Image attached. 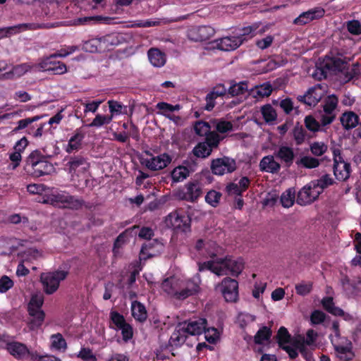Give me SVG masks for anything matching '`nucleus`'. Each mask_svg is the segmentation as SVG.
<instances>
[{
  "mask_svg": "<svg viewBox=\"0 0 361 361\" xmlns=\"http://www.w3.org/2000/svg\"><path fill=\"white\" fill-rule=\"evenodd\" d=\"M200 282L201 280L198 274L193 279L188 280L169 278L162 282L161 288L171 297L183 300L200 291Z\"/></svg>",
  "mask_w": 361,
  "mask_h": 361,
  "instance_id": "obj_1",
  "label": "nucleus"
},
{
  "mask_svg": "<svg viewBox=\"0 0 361 361\" xmlns=\"http://www.w3.org/2000/svg\"><path fill=\"white\" fill-rule=\"evenodd\" d=\"M244 269L242 259L232 257L216 258L203 263H198L200 271L209 270L216 275L221 276L228 274L238 276Z\"/></svg>",
  "mask_w": 361,
  "mask_h": 361,
  "instance_id": "obj_2",
  "label": "nucleus"
},
{
  "mask_svg": "<svg viewBox=\"0 0 361 361\" xmlns=\"http://www.w3.org/2000/svg\"><path fill=\"white\" fill-rule=\"evenodd\" d=\"M25 170L29 175L38 178L51 173L54 168L39 150H34L25 159Z\"/></svg>",
  "mask_w": 361,
  "mask_h": 361,
  "instance_id": "obj_3",
  "label": "nucleus"
},
{
  "mask_svg": "<svg viewBox=\"0 0 361 361\" xmlns=\"http://www.w3.org/2000/svg\"><path fill=\"white\" fill-rule=\"evenodd\" d=\"M44 302V295L41 293L32 295L28 304L30 314L29 324L31 329L39 327L44 319V312L41 310Z\"/></svg>",
  "mask_w": 361,
  "mask_h": 361,
  "instance_id": "obj_4",
  "label": "nucleus"
},
{
  "mask_svg": "<svg viewBox=\"0 0 361 361\" xmlns=\"http://www.w3.org/2000/svg\"><path fill=\"white\" fill-rule=\"evenodd\" d=\"M68 274V272L63 270L41 274L40 281L44 291L48 295L54 293L58 290L60 283L66 279Z\"/></svg>",
  "mask_w": 361,
  "mask_h": 361,
  "instance_id": "obj_5",
  "label": "nucleus"
},
{
  "mask_svg": "<svg viewBox=\"0 0 361 361\" xmlns=\"http://www.w3.org/2000/svg\"><path fill=\"white\" fill-rule=\"evenodd\" d=\"M66 168L72 178L79 177L87 173L90 169V163L87 159L81 156H72L68 159Z\"/></svg>",
  "mask_w": 361,
  "mask_h": 361,
  "instance_id": "obj_6",
  "label": "nucleus"
},
{
  "mask_svg": "<svg viewBox=\"0 0 361 361\" xmlns=\"http://www.w3.org/2000/svg\"><path fill=\"white\" fill-rule=\"evenodd\" d=\"M277 343L281 348L284 350L290 359H295L298 357L296 349L293 348V342L298 338H291L290 334L286 328L281 326L279 328L276 335Z\"/></svg>",
  "mask_w": 361,
  "mask_h": 361,
  "instance_id": "obj_7",
  "label": "nucleus"
},
{
  "mask_svg": "<svg viewBox=\"0 0 361 361\" xmlns=\"http://www.w3.org/2000/svg\"><path fill=\"white\" fill-rule=\"evenodd\" d=\"M235 169V161L228 157L218 158L212 161L211 170L215 175L222 176L225 173H230L233 172Z\"/></svg>",
  "mask_w": 361,
  "mask_h": 361,
  "instance_id": "obj_8",
  "label": "nucleus"
},
{
  "mask_svg": "<svg viewBox=\"0 0 361 361\" xmlns=\"http://www.w3.org/2000/svg\"><path fill=\"white\" fill-rule=\"evenodd\" d=\"M217 288H220L226 302H236L238 297V283L237 281L231 278H225Z\"/></svg>",
  "mask_w": 361,
  "mask_h": 361,
  "instance_id": "obj_9",
  "label": "nucleus"
},
{
  "mask_svg": "<svg viewBox=\"0 0 361 361\" xmlns=\"http://www.w3.org/2000/svg\"><path fill=\"white\" fill-rule=\"evenodd\" d=\"M172 161V158L166 153L150 158L142 159L141 164L151 171H158L166 168Z\"/></svg>",
  "mask_w": 361,
  "mask_h": 361,
  "instance_id": "obj_10",
  "label": "nucleus"
},
{
  "mask_svg": "<svg viewBox=\"0 0 361 361\" xmlns=\"http://www.w3.org/2000/svg\"><path fill=\"white\" fill-rule=\"evenodd\" d=\"M319 195V191L310 182L298 192L296 202L302 206L307 205L317 200Z\"/></svg>",
  "mask_w": 361,
  "mask_h": 361,
  "instance_id": "obj_11",
  "label": "nucleus"
},
{
  "mask_svg": "<svg viewBox=\"0 0 361 361\" xmlns=\"http://www.w3.org/2000/svg\"><path fill=\"white\" fill-rule=\"evenodd\" d=\"M51 55L48 57L43 58L38 63L40 70L43 71H51L56 75L63 74L67 71L66 66L61 61H54Z\"/></svg>",
  "mask_w": 361,
  "mask_h": 361,
  "instance_id": "obj_12",
  "label": "nucleus"
},
{
  "mask_svg": "<svg viewBox=\"0 0 361 361\" xmlns=\"http://www.w3.org/2000/svg\"><path fill=\"white\" fill-rule=\"evenodd\" d=\"M214 32V30L210 26H199L190 29L188 37L192 41L202 42L209 39Z\"/></svg>",
  "mask_w": 361,
  "mask_h": 361,
  "instance_id": "obj_13",
  "label": "nucleus"
},
{
  "mask_svg": "<svg viewBox=\"0 0 361 361\" xmlns=\"http://www.w3.org/2000/svg\"><path fill=\"white\" fill-rule=\"evenodd\" d=\"M242 44V39H239L236 35L224 37L213 42V47L219 50L230 51L236 49Z\"/></svg>",
  "mask_w": 361,
  "mask_h": 361,
  "instance_id": "obj_14",
  "label": "nucleus"
},
{
  "mask_svg": "<svg viewBox=\"0 0 361 361\" xmlns=\"http://www.w3.org/2000/svg\"><path fill=\"white\" fill-rule=\"evenodd\" d=\"M324 15V10L322 8H314L302 13L293 20L295 25H303L309 23L313 20L320 18Z\"/></svg>",
  "mask_w": 361,
  "mask_h": 361,
  "instance_id": "obj_15",
  "label": "nucleus"
},
{
  "mask_svg": "<svg viewBox=\"0 0 361 361\" xmlns=\"http://www.w3.org/2000/svg\"><path fill=\"white\" fill-rule=\"evenodd\" d=\"M274 156L286 167H290L294 161L295 153L292 147L282 145L274 151Z\"/></svg>",
  "mask_w": 361,
  "mask_h": 361,
  "instance_id": "obj_16",
  "label": "nucleus"
},
{
  "mask_svg": "<svg viewBox=\"0 0 361 361\" xmlns=\"http://www.w3.org/2000/svg\"><path fill=\"white\" fill-rule=\"evenodd\" d=\"M274 154L264 157L259 161V169L270 173H278L281 170V164L275 159Z\"/></svg>",
  "mask_w": 361,
  "mask_h": 361,
  "instance_id": "obj_17",
  "label": "nucleus"
},
{
  "mask_svg": "<svg viewBox=\"0 0 361 361\" xmlns=\"http://www.w3.org/2000/svg\"><path fill=\"white\" fill-rule=\"evenodd\" d=\"M227 92V89L223 84H218L214 87L212 91L206 96V105L204 109L212 111L215 106V99L219 97H222Z\"/></svg>",
  "mask_w": 361,
  "mask_h": 361,
  "instance_id": "obj_18",
  "label": "nucleus"
},
{
  "mask_svg": "<svg viewBox=\"0 0 361 361\" xmlns=\"http://www.w3.org/2000/svg\"><path fill=\"white\" fill-rule=\"evenodd\" d=\"M207 320L200 318L195 320H190L182 324L188 334L191 336L200 335L205 331Z\"/></svg>",
  "mask_w": 361,
  "mask_h": 361,
  "instance_id": "obj_19",
  "label": "nucleus"
},
{
  "mask_svg": "<svg viewBox=\"0 0 361 361\" xmlns=\"http://www.w3.org/2000/svg\"><path fill=\"white\" fill-rule=\"evenodd\" d=\"M334 175L339 181H345L350 177L351 173L350 164L345 161L334 163Z\"/></svg>",
  "mask_w": 361,
  "mask_h": 361,
  "instance_id": "obj_20",
  "label": "nucleus"
},
{
  "mask_svg": "<svg viewBox=\"0 0 361 361\" xmlns=\"http://www.w3.org/2000/svg\"><path fill=\"white\" fill-rule=\"evenodd\" d=\"M321 88L319 87H313L307 92L304 95L298 96V99L300 102L312 106H315L322 99V94L320 92Z\"/></svg>",
  "mask_w": 361,
  "mask_h": 361,
  "instance_id": "obj_21",
  "label": "nucleus"
},
{
  "mask_svg": "<svg viewBox=\"0 0 361 361\" xmlns=\"http://www.w3.org/2000/svg\"><path fill=\"white\" fill-rule=\"evenodd\" d=\"M334 350L336 356L343 361H350L353 360L355 356L352 350V343L349 341H346L345 345H334Z\"/></svg>",
  "mask_w": 361,
  "mask_h": 361,
  "instance_id": "obj_22",
  "label": "nucleus"
},
{
  "mask_svg": "<svg viewBox=\"0 0 361 361\" xmlns=\"http://www.w3.org/2000/svg\"><path fill=\"white\" fill-rule=\"evenodd\" d=\"M347 62L338 57L328 58L324 62V68L341 74L345 70Z\"/></svg>",
  "mask_w": 361,
  "mask_h": 361,
  "instance_id": "obj_23",
  "label": "nucleus"
},
{
  "mask_svg": "<svg viewBox=\"0 0 361 361\" xmlns=\"http://www.w3.org/2000/svg\"><path fill=\"white\" fill-rule=\"evenodd\" d=\"M188 333L185 328L180 324L171 334L169 343L172 347H179L183 345L187 338Z\"/></svg>",
  "mask_w": 361,
  "mask_h": 361,
  "instance_id": "obj_24",
  "label": "nucleus"
},
{
  "mask_svg": "<svg viewBox=\"0 0 361 361\" xmlns=\"http://www.w3.org/2000/svg\"><path fill=\"white\" fill-rule=\"evenodd\" d=\"M32 68V66L27 63L14 66L11 71L4 73L3 78L8 80L20 78L30 71Z\"/></svg>",
  "mask_w": 361,
  "mask_h": 361,
  "instance_id": "obj_25",
  "label": "nucleus"
},
{
  "mask_svg": "<svg viewBox=\"0 0 361 361\" xmlns=\"http://www.w3.org/2000/svg\"><path fill=\"white\" fill-rule=\"evenodd\" d=\"M341 123L345 130L355 128L359 123V117L353 111L343 113L340 118Z\"/></svg>",
  "mask_w": 361,
  "mask_h": 361,
  "instance_id": "obj_26",
  "label": "nucleus"
},
{
  "mask_svg": "<svg viewBox=\"0 0 361 361\" xmlns=\"http://www.w3.org/2000/svg\"><path fill=\"white\" fill-rule=\"evenodd\" d=\"M168 221L174 229H180L185 231L188 228V219L185 216L179 215L178 213H171L168 216Z\"/></svg>",
  "mask_w": 361,
  "mask_h": 361,
  "instance_id": "obj_27",
  "label": "nucleus"
},
{
  "mask_svg": "<svg viewBox=\"0 0 361 361\" xmlns=\"http://www.w3.org/2000/svg\"><path fill=\"white\" fill-rule=\"evenodd\" d=\"M148 58L152 66L161 67L166 63V55L159 49L152 48L148 51Z\"/></svg>",
  "mask_w": 361,
  "mask_h": 361,
  "instance_id": "obj_28",
  "label": "nucleus"
},
{
  "mask_svg": "<svg viewBox=\"0 0 361 361\" xmlns=\"http://www.w3.org/2000/svg\"><path fill=\"white\" fill-rule=\"evenodd\" d=\"M272 90V85L269 82H265L252 88L250 94L255 98H263L269 97L271 94Z\"/></svg>",
  "mask_w": 361,
  "mask_h": 361,
  "instance_id": "obj_29",
  "label": "nucleus"
},
{
  "mask_svg": "<svg viewBox=\"0 0 361 361\" xmlns=\"http://www.w3.org/2000/svg\"><path fill=\"white\" fill-rule=\"evenodd\" d=\"M133 317L138 322H143L147 319V312L145 307L138 301H133L131 304Z\"/></svg>",
  "mask_w": 361,
  "mask_h": 361,
  "instance_id": "obj_30",
  "label": "nucleus"
},
{
  "mask_svg": "<svg viewBox=\"0 0 361 361\" xmlns=\"http://www.w3.org/2000/svg\"><path fill=\"white\" fill-rule=\"evenodd\" d=\"M7 349L12 355L18 358H23L29 353L27 347L24 344L18 342L8 343Z\"/></svg>",
  "mask_w": 361,
  "mask_h": 361,
  "instance_id": "obj_31",
  "label": "nucleus"
},
{
  "mask_svg": "<svg viewBox=\"0 0 361 361\" xmlns=\"http://www.w3.org/2000/svg\"><path fill=\"white\" fill-rule=\"evenodd\" d=\"M258 27L256 25L244 27L236 34L239 39H242V44L248 39L252 38L257 34H262V30L257 31Z\"/></svg>",
  "mask_w": 361,
  "mask_h": 361,
  "instance_id": "obj_32",
  "label": "nucleus"
},
{
  "mask_svg": "<svg viewBox=\"0 0 361 361\" xmlns=\"http://www.w3.org/2000/svg\"><path fill=\"white\" fill-rule=\"evenodd\" d=\"M292 345L293 348L296 349V352L298 353L299 351L307 361H314L312 354L305 345V338L303 336H300L298 340L293 341Z\"/></svg>",
  "mask_w": 361,
  "mask_h": 361,
  "instance_id": "obj_33",
  "label": "nucleus"
},
{
  "mask_svg": "<svg viewBox=\"0 0 361 361\" xmlns=\"http://www.w3.org/2000/svg\"><path fill=\"white\" fill-rule=\"evenodd\" d=\"M334 179L329 174H325L319 179L312 181V185H314L317 190L319 191V194H321L325 188L334 185Z\"/></svg>",
  "mask_w": 361,
  "mask_h": 361,
  "instance_id": "obj_34",
  "label": "nucleus"
},
{
  "mask_svg": "<svg viewBox=\"0 0 361 361\" xmlns=\"http://www.w3.org/2000/svg\"><path fill=\"white\" fill-rule=\"evenodd\" d=\"M190 174L188 169L185 166H178L173 169L171 173L173 182H182L186 179Z\"/></svg>",
  "mask_w": 361,
  "mask_h": 361,
  "instance_id": "obj_35",
  "label": "nucleus"
},
{
  "mask_svg": "<svg viewBox=\"0 0 361 361\" xmlns=\"http://www.w3.org/2000/svg\"><path fill=\"white\" fill-rule=\"evenodd\" d=\"M322 304L324 308L329 313L336 315L341 316L343 314V311L341 308L334 305L333 298L326 297L322 299Z\"/></svg>",
  "mask_w": 361,
  "mask_h": 361,
  "instance_id": "obj_36",
  "label": "nucleus"
},
{
  "mask_svg": "<svg viewBox=\"0 0 361 361\" xmlns=\"http://www.w3.org/2000/svg\"><path fill=\"white\" fill-rule=\"evenodd\" d=\"M272 334V331L270 328L267 326H263L259 329L254 336V341L256 344H263L264 341H269Z\"/></svg>",
  "mask_w": 361,
  "mask_h": 361,
  "instance_id": "obj_37",
  "label": "nucleus"
},
{
  "mask_svg": "<svg viewBox=\"0 0 361 361\" xmlns=\"http://www.w3.org/2000/svg\"><path fill=\"white\" fill-rule=\"evenodd\" d=\"M212 128H214L220 133H225L233 130V124L230 121L220 119L211 120Z\"/></svg>",
  "mask_w": 361,
  "mask_h": 361,
  "instance_id": "obj_38",
  "label": "nucleus"
},
{
  "mask_svg": "<svg viewBox=\"0 0 361 361\" xmlns=\"http://www.w3.org/2000/svg\"><path fill=\"white\" fill-rule=\"evenodd\" d=\"M361 73L359 63H356L353 65L352 67H348L346 66L345 70L343 73L341 78L342 80L345 82L350 81L355 77H357Z\"/></svg>",
  "mask_w": 361,
  "mask_h": 361,
  "instance_id": "obj_39",
  "label": "nucleus"
},
{
  "mask_svg": "<svg viewBox=\"0 0 361 361\" xmlns=\"http://www.w3.org/2000/svg\"><path fill=\"white\" fill-rule=\"evenodd\" d=\"M185 187L190 202H195L202 195V188L198 183H189Z\"/></svg>",
  "mask_w": 361,
  "mask_h": 361,
  "instance_id": "obj_40",
  "label": "nucleus"
},
{
  "mask_svg": "<svg viewBox=\"0 0 361 361\" xmlns=\"http://www.w3.org/2000/svg\"><path fill=\"white\" fill-rule=\"evenodd\" d=\"M212 152V149L204 142H199L192 149V153L195 157L202 159L209 157Z\"/></svg>",
  "mask_w": 361,
  "mask_h": 361,
  "instance_id": "obj_41",
  "label": "nucleus"
},
{
  "mask_svg": "<svg viewBox=\"0 0 361 361\" xmlns=\"http://www.w3.org/2000/svg\"><path fill=\"white\" fill-rule=\"evenodd\" d=\"M248 90L247 84L246 82H240L234 83L230 86L228 90V93L232 97L240 96L245 94Z\"/></svg>",
  "mask_w": 361,
  "mask_h": 361,
  "instance_id": "obj_42",
  "label": "nucleus"
},
{
  "mask_svg": "<svg viewBox=\"0 0 361 361\" xmlns=\"http://www.w3.org/2000/svg\"><path fill=\"white\" fill-rule=\"evenodd\" d=\"M156 108L161 111V114L168 118L169 116L171 115L169 114L170 112L178 111L180 109L181 106L180 104L172 105L171 104L161 102L157 104Z\"/></svg>",
  "mask_w": 361,
  "mask_h": 361,
  "instance_id": "obj_43",
  "label": "nucleus"
},
{
  "mask_svg": "<svg viewBox=\"0 0 361 361\" xmlns=\"http://www.w3.org/2000/svg\"><path fill=\"white\" fill-rule=\"evenodd\" d=\"M212 125L211 121L208 122L204 121H197L194 125V130L195 133L200 136H206L212 131Z\"/></svg>",
  "mask_w": 361,
  "mask_h": 361,
  "instance_id": "obj_44",
  "label": "nucleus"
},
{
  "mask_svg": "<svg viewBox=\"0 0 361 361\" xmlns=\"http://www.w3.org/2000/svg\"><path fill=\"white\" fill-rule=\"evenodd\" d=\"M296 164L306 169H314L319 166V161L312 157L304 156L296 161Z\"/></svg>",
  "mask_w": 361,
  "mask_h": 361,
  "instance_id": "obj_45",
  "label": "nucleus"
},
{
  "mask_svg": "<svg viewBox=\"0 0 361 361\" xmlns=\"http://www.w3.org/2000/svg\"><path fill=\"white\" fill-rule=\"evenodd\" d=\"M261 112L266 123H271L276 119L277 114L270 104L262 106Z\"/></svg>",
  "mask_w": 361,
  "mask_h": 361,
  "instance_id": "obj_46",
  "label": "nucleus"
},
{
  "mask_svg": "<svg viewBox=\"0 0 361 361\" xmlns=\"http://www.w3.org/2000/svg\"><path fill=\"white\" fill-rule=\"evenodd\" d=\"M83 138V135L80 133H75L68 141V146L66 147V152L71 153L74 150H78L80 145Z\"/></svg>",
  "mask_w": 361,
  "mask_h": 361,
  "instance_id": "obj_47",
  "label": "nucleus"
},
{
  "mask_svg": "<svg viewBox=\"0 0 361 361\" xmlns=\"http://www.w3.org/2000/svg\"><path fill=\"white\" fill-rule=\"evenodd\" d=\"M295 191L289 188L282 193L281 196V202L284 207H291L295 202Z\"/></svg>",
  "mask_w": 361,
  "mask_h": 361,
  "instance_id": "obj_48",
  "label": "nucleus"
},
{
  "mask_svg": "<svg viewBox=\"0 0 361 361\" xmlns=\"http://www.w3.org/2000/svg\"><path fill=\"white\" fill-rule=\"evenodd\" d=\"M136 228H137V226H133L130 228L126 229L123 233H121L116 239L114 249L115 250L116 248H119L123 244H125L128 240V238L132 235L133 230Z\"/></svg>",
  "mask_w": 361,
  "mask_h": 361,
  "instance_id": "obj_49",
  "label": "nucleus"
},
{
  "mask_svg": "<svg viewBox=\"0 0 361 361\" xmlns=\"http://www.w3.org/2000/svg\"><path fill=\"white\" fill-rule=\"evenodd\" d=\"M83 204L84 202L82 199H79L68 194V197L63 204V207L72 209H78L82 207Z\"/></svg>",
  "mask_w": 361,
  "mask_h": 361,
  "instance_id": "obj_50",
  "label": "nucleus"
},
{
  "mask_svg": "<svg viewBox=\"0 0 361 361\" xmlns=\"http://www.w3.org/2000/svg\"><path fill=\"white\" fill-rule=\"evenodd\" d=\"M222 137L216 132L212 131L206 135L204 143H207L209 148L213 150L217 148Z\"/></svg>",
  "mask_w": 361,
  "mask_h": 361,
  "instance_id": "obj_51",
  "label": "nucleus"
},
{
  "mask_svg": "<svg viewBox=\"0 0 361 361\" xmlns=\"http://www.w3.org/2000/svg\"><path fill=\"white\" fill-rule=\"evenodd\" d=\"M338 105V98L332 94L329 96L324 105V112L326 114H335L334 111Z\"/></svg>",
  "mask_w": 361,
  "mask_h": 361,
  "instance_id": "obj_52",
  "label": "nucleus"
},
{
  "mask_svg": "<svg viewBox=\"0 0 361 361\" xmlns=\"http://www.w3.org/2000/svg\"><path fill=\"white\" fill-rule=\"evenodd\" d=\"M293 136L297 145H301L304 142L306 137V131L303 127L297 123L293 130Z\"/></svg>",
  "mask_w": 361,
  "mask_h": 361,
  "instance_id": "obj_53",
  "label": "nucleus"
},
{
  "mask_svg": "<svg viewBox=\"0 0 361 361\" xmlns=\"http://www.w3.org/2000/svg\"><path fill=\"white\" fill-rule=\"evenodd\" d=\"M51 26H49L47 24H39V23H23V24H18L17 25L13 26L16 31H20V30H37V29H42V28H49Z\"/></svg>",
  "mask_w": 361,
  "mask_h": 361,
  "instance_id": "obj_54",
  "label": "nucleus"
},
{
  "mask_svg": "<svg viewBox=\"0 0 361 361\" xmlns=\"http://www.w3.org/2000/svg\"><path fill=\"white\" fill-rule=\"evenodd\" d=\"M305 127L312 132L322 130L321 125L312 116H307L305 118Z\"/></svg>",
  "mask_w": 361,
  "mask_h": 361,
  "instance_id": "obj_55",
  "label": "nucleus"
},
{
  "mask_svg": "<svg viewBox=\"0 0 361 361\" xmlns=\"http://www.w3.org/2000/svg\"><path fill=\"white\" fill-rule=\"evenodd\" d=\"M113 118V115L111 116H103L101 114H97L95 118L93 119L92 122L89 124L90 127H101L104 124L109 123Z\"/></svg>",
  "mask_w": 361,
  "mask_h": 361,
  "instance_id": "obj_56",
  "label": "nucleus"
},
{
  "mask_svg": "<svg viewBox=\"0 0 361 361\" xmlns=\"http://www.w3.org/2000/svg\"><path fill=\"white\" fill-rule=\"evenodd\" d=\"M52 346L58 350H65L67 348V344L65 339L63 338L61 334H56L52 335Z\"/></svg>",
  "mask_w": 361,
  "mask_h": 361,
  "instance_id": "obj_57",
  "label": "nucleus"
},
{
  "mask_svg": "<svg viewBox=\"0 0 361 361\" xmlns=\"http://www.w3.org/2000/svg\"><path fill=\"white\" fill-rule=\"evenodd\" d=\"M328 149L324 142H314L310 145V151L315 156H322Z\"/></svg>",
  "mask_w": 361,
  "mask_h": 361,
  "instance_id": "obj_58",
  "label": "nucleus"
},
{
  "mask_svg": "<svg viewBox=\"0 0 361 361\" xmlns=\"http://www.w3.org/2000/svg\"><path fill=\"white\" fill-rule=\"evenodd\" d=\"M348 31L354 35L361 34V23L357 20H349L346 23Z\"/></svg>",
  "mask_w": 361,
  "mask_h": 361,
  "instance_id": "obj_59",
  "label": "nucleus"
},
{
  "mask_svg": "<svg viewBox=\"0 0 361 361\" xmlns=\"http://www.w3.org/2000/svg\"><path fill=\"white\" fill-rule=\"evenodd\" d=\"M221 197V194L220 192L215 190H211L206 195L205 200L212 207H216L218 204Z\"/></svg>",
  "mask_w": 361,
  "mask_h": 361,
  "instance_id": "obj_60",
  "label": "nucleus"
},
{
  "mask_svg": "<svg viewBox=\"0 0 361 361\" xmlns=\"http://www.w3.org/2000/svg\"><path fill=\"white\" fill-rule=\"evenodd\" d=\"M255 319L256 317L255 315L246 312H241L238 316V321L242 328L245 327L248 324L253 322Z\"/></svg>",
  "mask_w": 361,
  "mask_h": 361,
  "instance_id": "obj_61",
  "label": "nucleus"
},
{
  "mask_svg": "<svg viewBox=\"0 0 361 361\" xmlns=\"http://www.w3.org/2000/svg\"><path fill=\"white\" fill-rule=\"evenodd\" d=\"M40 116H35L32 118H27L25 119H22L18 121V126L13 129V132L16 133L22 129L25 128L28 126V125L31 124L33 122H35L40 119Z\"/></svg>",
  "mask_w": 361,
  "mask_h": 361,
  "instance_id": "obj_62",
  "label": "nucleus"
},
{
  "mask_svg": "<svg viewBox=\"0 0 361 361\" xmlns=\"http://www.w3.org/2000/svg\"><path fill=\"white\" fill-rule=\"evenodd\" d=\"M204 333L205 339L210 343H214L219 338V334L216 329H206L203 331Z\"/></svg>",
  "mask_w": 361,
  "mask_h": 361,
  "instance_id": "obj_63",
  "label": "nucleus"
},
{
  "mask_svg": "<svg viewBox=\"0 0 361 361\" xmlns=\"http://www.w3.org/2000/svg\"><path fill=\"white\" fill-rule=\"evenodd\" d=\"M312 288V283H300L295 286L297 294L300 295H306L310 293Z\"/></svg>",
  "mask_w": 361,
  "mask_h": 361,
  "instance_id": "obj_64",
  "label": "nucleus"
}]
</instances>
